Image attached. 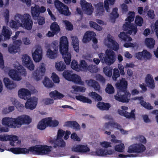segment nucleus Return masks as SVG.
Here are the masks:
<instances>
[{"instance_id": "nucleus-1", "label": "nucleus", "mask_w": 158, "mask_h": 158, "mask_svg": "<svg viewBox=\"0 0 158 158\" xmlns=\"http://www.w3.org/2000/svg\"><path fill=\"white\" fill-rule=\"evenodd\" d=\"M52 147L47 145H37L29 147L28 149L26 148H12L6 150L11 152L15 154L30 153L38 155H49L51 151Z\"/></svg>"}, {"instance_id": "nucleus-2", "label": "nucleus", "mask_w": 158, "mask_h": 158, "mask_svg": "<svg viewBox=\"0 0 158 158\" xmlns=\"http://www.w3.org/2000/svg\"><path fill=\"white\" fill-rule=\"evenodd\" d=\"M52 47L55 51L58 52V49H59L64 62L66 65H69L71 60V55L69 52V42L67 37L65 36L61 37L59 44L57 41L53 42L52 44Z\"/></svg>"}, {"instance_id": "nucleus-3", "label": "nucleus", "mask_w": 158, "mask_h": 158, "mask_svg": "<svg viewBox=\"0 0 158 158\" xmlns=\"http://www.w3.org/2000/svg\"><path fill=\"white\" fill-rule=\"evenodd\" d=\"M127 82L124 78H122L119 82H116L115 85L118 90L114 98L117 101L123 103L129 102L131 94L127 90Z\"/></svg>"}, {"instance_id": "nucleus-4", "label": "nucleus", "mask_w": 158, "mask_h": 158, "mask_svg": "<svg viewBox=\"0 0 158 158\" xmlns=\"http://www.w3.org/2000/svg\"><path fill=\"white\" fill-rule=\"evenodd\" d=\"M31 95L30 92L27 89L25 88L21 89L18 91L19 97L25 100L27 99L25 104V107L26 109L32 110L36 106L37 103V99L35 97H33L28 99L30 97Z\"/></svg>"}, {"instance_id": "nucleus-5", "label": "nucleus", "mask_w": 158, "mask_h": 158, "mask_svg": "<svg viewBox=\"0 0 158 158\" xmlns=\"http://www.w3.org/2000/svg\"><path fill=\"white\" fill-rule=\"evenodd\" d=\"M123 27L124 31H127L126 33L121 32L118 35V37L122 41L125 42L131 41L132 39L127 34L131 35L133 32L134 35L136 34L138 30L137 27L133 24L126 22L123 24Z\"/></svg>"}, {"instance_id": "nucleus-6", "label": "nucleus", "mask_w": 158, "mask_h": 158, "mask_svg": "<svg viewBox=\"0 0 158 158\" xmlns=\"http://www.w3.org/2000/svg\"><path fill=\"white\" fill-rule=\"evenodd\" d=\"M14 19L20 26L28 30L31 29L33 23L29 14L26 13L22 15L17 14L15 15Z\"/></svg>"}, {"instance_id": "nucleus-7", "label": "nucleus", "mask_w": 158, "mask_h": 158, "mask_svg": "<svg viewBox=\"0 0 158 158\" xmlns=\"http://www.w3.org/2000/svg\"><path fill=\"white\" fill-rule=\"evenodd\" d=\"M98 56L103 63L108 65L113 64L115 60V54L113 51L110 50H106L105 54L101 53L98 54Z\"/></svg>"}, {"instance_id": "nucleus-8", "label": "nucleus", "mask_w": 158, "mask_h": 158, "mask_svg": "<svg viewBox=\"0 0 158 158\" xmlns=\"http://www.w3.org/2000/svg\"><path fill=\"white\" fill-rule=\"evenodd\" d=\"M146 150V147L141 143H134L130 146L128 148L127 152L129 153H136L137 156L138 154H141Z\"/></svg>"}, {"instance_id": "nucleus-9", "label": "nucleus", "mask_w": 158, "mask_h": 158, "mask_svg": "<svg viewBox=\"0 0 158 158\" xmlns=\"http://www.w3.org/2000/svg\"><path fill=\"white\" fill-rule=\"evenodd\" d=\"M45 71V64L44 63H42L39 67L38 69L33 73L32 77L36 81H39L42 79Z\"/></svg>"}, {"instance_id": "nucleus-10", "label": "nucleus", "mask_w": 158, "mask_h": 158, "mask_svg": "<svg viewBox=\"0 0 158 158\" xmlns=\"http://www.w3.org/2000/svg\"><path fill=\"white\" fill-rule=\"evenodd\" d=\"M55 5L60 14L65 16H69L71 15L68 7L59 0L55 1Z\"/></svg>"}, {"instance_id": "nucleus-11", "label": "nucleus", "mask_w": 158, "mask_h": 158, "mask_svg": "<svg viewBox=\"0 0 158 158\" xmlns=\"http://www.w3.org/2000/svg\"><path fill=\"white\" fill-rule=\"evenodd\" d=\"M65 132V131L62 130H59L58 131L57 138L53 140V143L54 144L53 146L54 148H56L57 146L62 147H64L65 146V143L62 139Z\"/></svg>"}, {"instance_id": "nucleus-12", "label": "nucleus", "mask_w": 158, "mask_h": 158, "mask_svg": "<svg viewBox=\"0 0 158 158\" xmlns=\"http://www.w3.org/2000/svg\"><path fill=\"white\" fill-rule=\"evenodd\" d=\"M2 123L7 127L12 128H15L16 126L18 125L17 118H4L2 120Z\"/></svg>"}, {"instance_id": "nucleus-13", "label": "nucleus", "mask_w": 158, "mask_h": 158, "mask_svg": "<svg viewBox=\"0 0 158 158\" xmlns=\"http://www.w3.org/2000/svg\"><path fill=\"white\" fill-rule=\"evenodd\" d=\"M12 32L10 29L4 26L1 33H0V42L8 40L10 38Z\"/></svg>"}, {"instance_id": "nucleus-14", "label": "nucleus", "mask_w": 158, "mask_h": 158, "mask_svg": "<svg viewBox=\"0 0 158 158\" xmlns=\"http://www.w3.org/2000/svg\"><path fill=\"white\" fill-rule=\"evenodd\" d=\"M80 3L82 8L85 13L88 15H91L94 10L91 3L87 2L85 0H81Z\"/></svg>"}, {"instance_id": "nucleus-15", "label": "nucleus", "mask_w": 158, "mask_h": 158, "mask_svg": "<svg viewBox=\"0 0 158 158\" xmlns=\"http://www.w3.org/2000/svg\"><path fill=\"white\" fill-rule=\"evenodd\" d=\"M23 65L30 70H33L34 69V65L31 58L27 55L24 54L22 58Z\"/></svg>"}, {"instance_id": "nucleus-16", "label": "nucleus", "mask_w": 158, "mask_h": 158, "mask_svg": "<svg viewBox=\"0 0 158 158\" xmlns=\"http://www.w3.org/2000/svg\"><path fill=\"white\" fill-rule=\"evenodd\" d=\"M18 139V137L16 135H0V141H6L9 140L10 141V144L13 146H15V142L17 141Z\"/></svg>"}, {"instance_id": "nucleus-17", "label": "nucleus", "mask_w": 158, "mask_h": 158, "mask_svg": "<svg viewBox=\"0 0 158 158\" xmlns=\"http://www.w3.org/2000/svg\"><path fill=\"white\" fill-rule=\"evenodd\" d=\"M135 57L139 60H142V58L144 59L149 60L151 58L152 55L147 50H143L142 52L136 53Z\"/></svg>"}, {"instance_id": "nucleus-18", "label": "nucleus", "mask_w": 158, "mask_h": 158, "mask_svg": "<svg viewBox=\"0 0 158 158\" xmlns=\"http://www.w3.org/2000/svg\"><path fill=\"white\" fill-rule=\"evenodd\" d=\"M17 118L18 125L28 124L31 122V119L27 115H21L18 117Z\"/></svg>"}, {"instance_id": "nucleus-19", "label": "nucleus", "mask_w": 158, "mask_h": 158, "mask_svg": "<svg viewBox=\"0 0 158 158\" xmlns=\"http://www.w3.org/2000/svg\"><path fill=\"white\" fill-rule=\"evenodd\" d=\"M90 150L89 148L87 145H84L81 144L77 145L76 147H73L72 151L78 152L86 153L89 152Z\"/></svg>"}, {"instance_id": "nucleus-20", "label": "nucleus", "mask_w": 158, "mask_h": 158, "mask_svg": "<svg viewBox=\"0 0 158 158\" xmlns=\"http://www.w3.org/2000/svg\"><path fill=\"white\" fill-rule=\"evenodd\" d=\"M96 34L95 32L92 31H87L85 34L82 41L84 43H86L92 40L95 36Z\"/></svg>"}, {"instance_id": "nucleus-21", "label": "nucleus", "mask_w": 158, "mask_h": 158, "mask_svg": "<svg viewBox=\"0 0 158 158\" xmlns=\"http://www.w3.org/2000/svg\"><path fill=\"white\" fill-rule=\"evenodd\" d=\"M135 111V110H131L130 113L123 110L118 109V113L122 116H124L127 118H135V114L134 113Z\"/></svg>"}, {"instance_id": "nucleus-22", "label": "nucleus", "mask_w": 158, "mask_h": 158, "mask_svg": "<svg viewBox=\"0 0 158 158\" xmlns=\"http://www.w3.org/2000/svg\"><path fill=\"white\" fill-rule=\"evenodd\" d=\"M33 60L35 62H39L41 60L42 58V50L37 48L32 54Z\"/></svg>"}, {"instance_id": "nucleus-23", "label": "nucleus", "mask_w": 158, "mask_h": 158, "mask_svg": "<svg viewBox=\"0 0 158 158\" xmlns=\"http://www.w3.org/2000/svg\"><path fill=\"white\" fill-rule=\"evenodd\" d=\"M97 156H105L107 155H110L113 154L114 150H105L102 148H98L96 150Z\"/></svg>"}, {"instance_id": "nucleus-24", "label": "nucleus", "mask_w": 158, "mask_h": 158, "mask_svg": "<svg viewBox=\"0 0 158 158\" xmlns=\"http://www.w3.org/2000/svg\"><path fill=\"white\" fill-rule=\"evenodd\" d=\"M3 82L6 87L10 89H14L16 86V84L13 81H10L7 77H5L4 78Z\"/></svg>"}, {"instance_id": "nucleus-25", "label": "nucleus", "mask_w": 158, "mask_h": 158, "mask_svg": "<svg viewBox=\"0 0 158 158\" xmlns=\"http://www.w3.org/2000/svg\"><path fill=\"white\" fill-rule=\"evenodd\" d=\"M8 74L10 77L14 80L19 81L21 79V78L19 75L17 71L15 69L10 70Z\"/></svg>"}, {"instance_id": "nucleus-26", "label": "nucleus", "mask_w": 158, "mask_h": 158, "mask_svg": "<svg viewBox=\"0 0 158 158\" xmlns=\"http://www.w3.org/2000/svg\"><path fill=\"white\" fill-rule=\"evenodd\" d=\"M145 82L148 87L152 89L154 88L155 85L154 80L152 76L150 74H147L145 78Z\"/></svg>"}, {"instance_id": "nucleus-27", "label": "nucleus", "mask_w": 158, "mask_h": 158, "mask_svg": "<svg viewBox=\"0 0 158 158\" xmlns=\"http://www.w3.org/2000/svg\"><path fill=\"white\" fill-rule=\"evenodd\" d=\"M50 97L54 99H60L63 98L64 95L57 90L51 91L49 94Z\"/></svg>"}, {"instance_id": "nucleus-28", "label": "nucleus", "mask_w": 158, "mask_h": 158, "mask_svg": "<svg viewBox=\"0 0 158 158\" xmlns=\"http://www.w3.org/2000/svg\"><path fill=\"white\" fill-rule=\"evenodd\" d=\"M31 13L32 16L34 19H36L40 16L38 6L35 5L34 7H31Z\"/></svg>"}, {"instance_id": "nucleus-29", "label": "nucleus", "mask_w": 158, "mask_h": 158, "mask_svg": "<svg viewBox=\"0 0 158 158\" xmlns=\"http://www.w3.org/2000/svg\"><path fill=\"white\" fill-rule=\"evenodd\" d=\"M47 118L42 119L39 122L37 126V128L38 129L42 130L45 129L48 126L47 123Z\"/></svg>"}, {"instance_id": "nucleus-30", "label": "nucleus", "mask_w": 158, "mask_h": 158, "mask_svg": "<svg viewBox=\"0 0 158 158\" xmlns=\"http://www.w3.org/2000/svg\"><path fill=\"white\" fill-rule=\"evenodd\" d=\"M74 73L73 71L68 70H64L63 73V76L66 80L70 81Z\"/></svg>"}, {"instance_id": "nucleus-31", "label": "nucleus", "mask_w": 158, "mask_h": 158, "mask_svg": "<svg viewBox=\"0 0 158 158\" xmlns=\"http://www.w3.org/2000/svg\"><path fill=\"white\" fill-rule=\"evenodd\" d=\"M97 10V14L99 16L103 14L104 11L103 4V2H100L97 3L95 6Z\"/></svg>"}, {"instance_id": "nucleus-32", "label": "nucleus", "mask_w": 158, "mask_h": 158, "mask_svg": "<svg viewBox=\"0 0 158 158\" xmlns=\"http://www.w3.org/2000/svg\"><path fill=\"white\" fill-rule=\"evenodd\" d=\"M97 107L102 110H108L110 107V104L103 102H99L97 105Z\"/></svg>"}, {"instance_id": "nucleus-33", "label": "nucleus", "mask_w": 158, "mask_h": 158, "mask_svg": "<svg viewBox=\"0 0 158 158\" xmlns=\"http://www.w3.org/2000/svg\"><path fill=\"white\" fill-rule=\"evenodd\" d=\"M75 98L77 100L83 103H87L89 104H91L92 103V101L91 99L82 95L76 96Z\"/></svg>"}, {"instance_id": "nucleus-34", "label": "nucleus", "mask_w": 158, "mask_h": 158, "mask_svg": "<svg viewBox=\"0 0 158 158\" xmlns=\"http://www.w3.org/2000/svg\"><path fill=\"white\" fill-rule=\"evenodd\" d=\"M57 52L52 51L50 48H48L46 52L47 56L51 59H55L57 57Z\"/></svg>"}, {"instance_id": "nucleus-35", "label": "nucleus", "mask_w": 158, "mask_h": 158, "mask_svg": "<svg viewBox=\"0 0 158 158\" xmlns=\"http://www.w3.org/2000/svg\"><path fill=\"white\" fill-rule=\"evenodd\" d=\"M50 29L52 31H53L56 33V35L60 31V28L56 22H54L52 23L50 26Z\"/></svg>"}, {"instance_id": "nucleus-36", "label": "nucleus", "mask_w": 158, "mask_h": 158, "mask_svg": "<svg viewBox=\"0 0 158 158\" xmlns=\"http://www.w3.org/2000/svg\"><path fill=\"white\" fill-rule=\"evenodd\" d=\"M145 43L148 48L151 49L154 48L155 42L153 38H150L146 39Z\"/></svg>"}, {"instance_id": "nucleus-37", "label": "nucleus", "mask_w": 158, "mask_h": 158, "mask_svg": "<svg viewBox=\"0 0 158 158\" xmlns=\"http://www.w3.org/2000/svg\"><path fill=\"white\" fill-rule=\"evenodd\" d=\"M70 81L81 85H83L84 84L83 82L81 81V77L76 74H74Z\"/></svg>"}, {"instance_id": "nucleus-38", "label": "nucleus", "mask_w": 158, "mask_h": 158, "mask_svg": "<svg viewBox=\"0 0 158 158\" xmlns=\"http://www.w3.org/2000/svg\"><path fill=\"white\" fill-rule=\"evenodd\" d=\"M52 118L51 117L47 118V123L48 126L52 127H56L58 126L59 124V122L56 120H52Z\"/></svg>"}, {"instance_id": "nucleus-39", "label": "nucleus", "mask_w": 158, "mask_h": 158, "mask_svg": "<svg viewBox=\"0 0 158 158\" xmlns=\"http://www.w3.org/2000/svg\"><path fill=\"white\" fill-rule=\"evenodd\" d=\"M55 67L58 71H62L66 69V66L63 62L60 61L59 62L56 63Z\"/></svg>"}, {"instance_id": "nucleus-40", "label": "nucleus", "mask_w": 158, "mask_h": 158, "mask_svg": "<svg viewBox=\"0 0 158 158\" xmlns=\"http://www.w3.org/2000/svg\"><path fill=\"white\" fill-rule=\"evenodd\" d=\"M43 83L44 86L48 88H52L54 85V84L47 77H45Z\"/></svg>"}, {"instance_id": "nucleus-41", "label": "nucleus", "mask_w": 158, "mask_h": 158, "mask_svg": "<svg viewBox=\"0 0 158 158\" xmlns=\"http://www.w3.org/2000/svg\"><path fill=\"white\" fill-rule=\"evenodd\" d=\"M115 0H106L104 1V7L107 12H109L110 9L109 5H113L115 2Z\"/></svg>"}, {"instance_id": "nucleus-42", "label": "nucleus", "mask_w": 158, "mask_h": 158, "mask_svg": "<svg viewBox=\"0 0 158 158\" xmlns=\"http://www.w3.org/2000/svg\"><path fill=\"white\" fill-rule=\"evenodd\" d=\"M18 46H15L14 45H10L8 47V52L10 54H15L19 49Z\"/></svg>"}, {"instance_id": "nucleus-43", "label": "nucleus", "mask_w": 158, "mask_h": 158, "mask_svg": "<svg viewBox=\"0 0 158 158\" xmlns=\"http://www.w3.org/2000/svg\"><path fill=\"white\" fill-rule=\"evenodd\" d=\"M89 83L95 90H100V86L97 81L94 80H90Z\"/></svg>"}, {"instance_id": "nucleus-44", "label": "nucleus", "mask_w": 158, "mask_h": 158, "mask_svg": "<svg viewBox=\"0 0 158 158\" xmlns=\"http://www.w3.org/2000/svg\"><path fill=\"white\" fill-rule=\"evenodd\" d=\"M135 22L136 25L141 27L143 23V19L141 16L137 15L135 17Z\"/></svg>"}, {"instance_id": "nucleus-45", "label": "nucleus", "mask_w": 158, "mask_h": 158, "mask_svg": "<svg viewBox=\"0 0 158 158\" xmlns=\"http://www.w3.org/2000/svg\"><path fill=\"white\" fill-rule=\"evenodd\" d=\"M103 72L106 76L111 77L112 75V69L106 67L103 69Z\"/></svg>"}, {"instance_id": "nucleus-46", "label": "nucleus", "mask_w": 158, "mask_h": 158, "mask_svg": "<svg viewBox=\"0 0 158 158\" xmlns=\"http://www.w3.org/2000/svg\"><path fill=\"white\" fill-rule=\"evenodd\" d=\"M118 9L117 7L114 8L113 9L112 12L110 14V16L112 19H115L118 17Z\"/></svg>"}, {"instance_id": "nucleus-47", "label": "nucleus", "mask_w": 158, "mask_h": 158, "mask_svg": "<svg viewBox=\"0 0 158 158\" xmlns=\"http://www.w3.org/2000/svg\"><path fill=\"white\" fill-rule=\"evenodd\" d=\"M106 92L109 94H111L114 93V89L110 84H108L106 87L105 89Z\"/></svg>"}, {"instance_id": "nucleus-48", "label": "nucleus", "mask_w": 158, "mask_h": 158, "mask_svg": "<svg viewBox=\"0 0 158 158\" xmlns=\"http://www.w3.org/2000/svg\"><path fill=\"white\" fill-rule=\"evenodd\" d=\"M89 24L91 27H93L97 30L100 31L102 30V27L94 22L90 21L89 22Z\"/></svg>"}, {"instance_id": "nucleus-49", "label": "nucleus", "mask_w": 158, "mask_h": 158, "mask_svg": "<svg viewBox=\"0 0 158 158\" xmlns=\"http://www.w3.org/2000/svg\"><path fill=\"white\" fill-rule=\"evenodd\" d=\"M71 67L75 71H80L79 68V64L77 62L74 60L72 61L71 64Z\"/></svg>"}, {"instance_id": "nucleus-50", "label": "nucleus", "mask_w": 158, "mask_h": 158, "mask_svg": "<svg viewBox=\"0 0 158 158\" xmlns=\"http://www.w3.org/2000/svg\"><path fill=\"white\" fill-rule=\"evenodd\" d=\"M128 14L129 16L126 19L125 21L128 23H131V22L134 21L135 13L134 12H129Z\"/></svg>"}, {"instance_id": "nucleus-51", "label": "nucleus", "mask_w": 158, "mask_h": 158, "mask_svg": "<svg viewBox=\"0 0 158 158\" xmlns=\"http://www.w3.org/2000/svg\"><path fill=\"white\" fill-rule=\"evenodd\" d=\"M18 70V73H19V74L23 76H26L27 74L26 72L25 69L23 67V66L20 65L18 66L17 68Z\"/></svg>"}, {"instance_id": "nucleus-52", "label": "nucleus", "mask_w": 158, "mask_h": 158, "mask_svg": "<svg viewBox=\"0 0 158 158\" xmlns=\"http://www.w3.org/2000/svg\"><path fill=\"white\" fill-rule=\"evenodd\" d=\"M87 64L85 62V60H82L80 61V63L79 65V68L80 70H87Z\"/></svg>"}, {"instance_id": "nucleus-53", "label": "nucleus", "mask_w": 158, "mask_h": 158, "mask_svg": "<svg viewBox=\"0 0 158 158\" xmlns=\"http://www.w3.org/2000/svg\"><path fill=\"white\" fill-rule=\"evenodd\" d=\"M140 103L141 106L147 109L152 110L153 108V107L151 105L150 103H147L143 100H141Z\"/></svg>"}, {"instance_id": "nucleus-54", "label": "nucleus", "mask_w": 158, "mask_h": 158, "mask_svg": "<svg viewBox=\"0 0 158 158\" xmlns=\"http://www.w3.org/2000/svg\"><path fill=\"white\" fill-rule=\"evenodd\" d=\"M120 76V74L118 69L115 68L113 69V74L112 77L113 80L116 81L118 77Z\"/></svg>"}, {"instance_id": "nucleus-55", "label": "nucleus", "mask_w": 158, "mask_h": 158, "mask_svg": "<svg viewBox=\"0 0 158 158\" xmlns=\"http://www.w3.org/2000/svg\"><path fill=\"white\" fill-rule=\"evenodd\" d=\"M116 125H118L117 123H115L114 122H109L108 123H105L104 125V127L106 129H109L110 126L113 127L115 128Z\"/></svg>"}, {"instance_id": "nucleus-56", "label": "nucleus", "mask_w": 158, "mask_h": 158, "mask_svg": "<svg viewBox=\"0 0 158 158\" xmlns=\"http://www.w3.org/2000/svg\"><path fill=\"white\" fill-rule=\"evenodd\" d=\"M91 73H95L97 71V68L96 65L93 64L89 65L87 66V70Z\"/></svg>"}, {"instance_id": "nucleus-57", "label": "nucleus", "mask_w": 158, "mask_h": 158, "mask_svg": "<svg viewBox=\"0 0 158 158\" xmlns=\"http://www.w3.org/2000/svg\"><path fill=\"white\" fill-rule=\"evenodd\" d=\"M124 145L123 143L116 145L114 147L115 150L118 152H122L124 149Z\"/></svg>"}, {"instance_id": "nucleus-58", "label": "nucleus", "mask_w": 158, "mask_h": 158, "mask_svg": "<svg viewBox=\"0 0 158 158\" xmlns=\"http://www.w3.org/2000/svg\"><path fill=\"white\" fill-rule=\"evenodd\" d=\"M64 23L66 26V29L69 31H71L73 29V26L71 23L68 21H64Z\"/></svg>"}, {"instance_id": "nucleus-59", "label": "nucleus", "mask_w": 158, "mask_h": 158, "mask_svg": "<svg viewBox=\"0 0 158 158\" xmlns=\"http://www.w3.org/2000/svg\"><path fill=\"white\" fill-rule=\"evenodd\" d=\"M53 82L55 83H59L60 82L59 78L57 74L55 73H52L51 77Z\"/></svg>"}, {"instance_id": "nucleus-60", "label": "nucleus", "mask_w": 158, "mask_h": 158, "mask_svg": "<svg viewBox=\"0 0 158 158\" xmlns=\"http://www.w3.org/2000/svg\"><path fill=\"white\" fill-rule=\"evenodd\" d=\"M95 78L96 80L103 83H104L105 82V78L100 74H97L95 76Z\"/></svg>"}, {"instance_id": "nucleus-61", "label": "nucleus", "mask_w": 158, "mask_h": 158, "mask_svg": "<svg viewBox=\"0 0 158 158\" xmlns=\"http://www.w3.org/2000/svg\"><path fill=\"white\" fill-rule=\"evenodd\" d=\"M37 19L38 23L40 25H42L45 23V19L44 17L39 16Z\"/></svg>"}, {"instance_id": "nucleus-62", "label": "nucleus", "mask_w": 158, "mask_h": 158, "mask_svg": "<svg viewBox=\"0 0 158 158\" xmlns=\"http://www.w3.org/2000/svg\"><path fill=\"white\" fill-rule=\"evenodd\" d=\"M72 127L76 130L79 131L80 130V126L76 121H72L71 127Z\"/></svg>"}, {"instance_id": "nucleus-63", "label": "nucleus", "mask_w": 158, "mask_h": 158, "mask_svg": "<svg viewBox=\"0 0 158 158\" xmlns=\"http://www.w3.org/2000/svg\"><path fill=\"white\" fill-rule=\"evenodd\" d=\"M18 22L14 20H11L10 23V26L13 28H18V26L17 24Z\"/></svg>"}, {"instance_id": "nucleus-64", "label": "nucleus", "mask_w": 158, "mask_h": 158, "mask_svg": "<svg viewBox=\"0 0 158 158\" xmlns=\"http://www.w3.org/2000/svg\"><path fill=\"white\" fill-rule=\"evenodd\" d=\"M100 145L103 147L105 148H108V147H111V143L110 142H108L106 141H103L100 142Z\"/></svg>"}]
</instances>
